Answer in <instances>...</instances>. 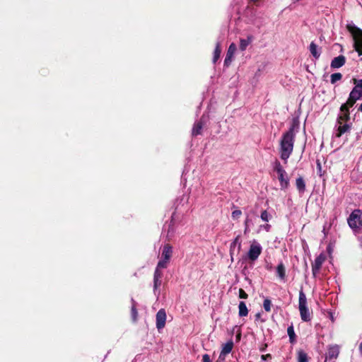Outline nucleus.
<instances>
[{"label": "nucleus", "instance_id": "f257e3e1", "mask_svg": "<svg viewBox=\"0 0 362 362\" xmlns=\"http://www.w3.org/2000/svg\"><path fill=\"white\" fill-rule=\"evenodd\" d=\"M295 136L291 134L284 133L280 141V157L287 162L293 152Z\"/></svg>", "mask_w": 362, "mask_h": 362}, {"label": "nucleus", "instance_id": "f03ea898", "mask_svg": "<svg viewBox=\"0 0 362 362\" xmlns=\"http://www.w3.org/2000/svg\"><path fill=\"white\" fill-rule=\"evenodd\" d=\"M349 118V110H347V105H342L341 107V114L339 116L337 124L336 136L340 137L343 134L349 130V125L346 121Z\"/></svg>", "mask_w": 362, "mask_h": 362}, {"label": "nucleus", "instance_id": "7ed1b4c3", "mask_svg": "<svg viewBox=\"0 0 362 362\" xmlns=\"http://www.w3.org/2000/svg\"><path fill=\"white\" fill-rule=\"evenodd\" d=\"M299 310L303 321L308 322L310 320V313L307 307L306 296L302 289L299 293Z\"/></svg>", "mask_w": 362, "mask_h": 362}, {"label": "nucleus", "instance_id": "20e7f679", "mask_svg": "<svg viewBox=\"0 0 362 362\" xmlns=\"http://www.w3.org/2000/svg\"><path fill=\"white\" fill-rule=\"evenodd\" d=\"M262 252V247L260 243L256 240H252L250 242V247L247 253V258L254 262L259 258Z\"/></svg>", "mask_w": 362, "mask_h": 362}, {"label": "nucleus", "instance_id": "39448f33", "mask_svg": "<svg viewBox=\"0 0 362 362\" xmlns=\"http://www.w3.org/2000/svg\"><path fill=\"white\" fill-rule=\"evenodd\" d=\"M349 227L357 230L362 226V211L359 209L354 210L348 218Z\"/></svg>", "mask_w": 362, "mask_h": 362}, {"label": "nucleus", "instance_id": "423d86ee", "mask_svg": "<svg viewBox=\"0 0 362 362\" xmlns=\"http://www.w3.org/2000/svg\"><path fill=\"white\" fill-rule=\"evenodd\" d=\"M354 40V47L358 54H362V30L354 26L348 27Z\"/></svg>", "mask_w": 362, "mask_h": 362}, {"label": "nucleus", "instance_id": "0eeeda50", "mask_svg": "<svg viewBox=\"0 0 362 362\" xmlns=\"http://www.w3.org/2000/svg\"><path fill=\"white\" fill-rule=\"evenodd\" d=\"M209 115L204 113L202 115V116L199 120H197L194 122L192 129V135L193 136H197L198 135L202 134V129L209 121Z\"/></svg>", "mask_w": 362, "mask_h": 362}, {"label": "nucleus", "instance_id": "6e6552de", "mask_svg": "<svg viewBox=\"0 0 362 362\" xmlns=\"http://www.w3.org/2000/svg\"><path fill=\"white\" fill-rule=\"evenodd\" d=\"M362 97V89L357 85H355L354 88L349 94V97L347 102L344 105H347V110L349 107H352L356 100H359Z\"/></svg>", "mask_w": 362, "mask_h": 362}, {"label": "nucleus", "instance_id": "1a4fd4ad", "mask_svg": "<svg viewBox=\"0 0 362 362\" xmlns=\"http://www.w3.org/2000/svg\"><path fill=\"white\" fill-rule=\"evenodd\" d=\"M163 276V272H158V269H155L153 274V293L158 298L160 295L159 288L161 286V279Z\"/></svg>", "mask_w": 362, "mask_h": 362}, {"label": "nucleus", "instance_id": "9d476101", "mask_svg": "<svg viewBox=\"0 0 362 362\" xmlns=\"http://www.w3.org/2000/svg\"><path fill=\"white\" fill-rule=\"evenodd\" d=\"M156 328L160 330L164 328L166 322V313L164 309H160L156 316Z\"/></svg>", "mask_w": 362, "mask_h": 362}, {"label": "nucleus", "instance_id": "9b49d317", "mask_svg": "<svg viewBox=\"0 0 362 362\" xmlns=\"http://www.w3.org/2000/svg\"><path fill=\"white\" fill-rule=\"evenodd\" d=\"M237 50V47L235 43H231L227 50V53L224 59V66H228L234 57V54Z\"/></svg>", "mask_w": 362, "mask_h": 362}, {"label": "nucleus", "instance_id": "f8f14e48", "mask_svg": "<svg viewBox=\"0 0 362 362\" xmlns=\"http://www.w3.org/2000/svg\"><path fill=\"white\" fill-rule=\"evenodd\" d=\"M241 247H242V241L240 239V236L238 235L235 238V239L230 243V255L232 259H233V256L235 252L237 253H239L240 252Z\"/></svg>", "mask_w": 362, "mask_h": 362}, {"label": "nucleus", "instance_id": "ddd939ff", "mask_svg": "<svg viewBox=\"0 0 362 362\" xmlns=\"http://www.w3.org/2000/svg\"><path fill=\"white\" fill-rule=\"evenodd\" d=\"M300 127V120L298 116H294L292 118L291 124L288 130L286 132L291 134V135L296 136V133L298 132Z\"/></svg>", "mask_w": 362, "mask_h": 362}, {"label": "nucleus", "instance_id": "4468645a", "mask_svg": "<svg viewBox=\"0 0 362 362\" xmlns=\"http://www.w3.org/2000/svg\"><path fill=\"white\" fill-rule=\"evenodd\" d=\"M204 191L202 185L200 183H197L190 189L189 194L192 197L196 199L204 194Z\"/></svg>", "mask_w": 362, "mask_h": 362}, {"label": "nucleus", "instance_id": "2eb2a0df", "mask_svg": "<svg viewBox=\"0 0 362 362\" xmlns=\"http://www.w3.org/2000/svg\"><path fill=\"white\" fill-rule=\"evenodd\" d=\"M339 351V347L337 346H331L327 354L325 362L336 358L338 356Z\"/></svg>", "mask_w": 362, "mask_h": 362}, {"label": "nucleus", "instance_id": "dca6fc26", "mask_svg": "<svg viewBox=\"0 0 362 362\" xmlns=\"http://www.w3.org/2000/svg\"><path fill=\"white\" fill-rule=\"evenodd\" d=\"M233 342L232 341H229L224 344L222 346V349L219 355V359H221L222 356H226V355L230 353L233 349Z\"/></svg>", "mask_w": 362, "mask_h": 362}, {"label": "nucleus", "instance_id": "f3484780", "mask_svg": "<svg viewBox=\"0 0 362 362\" xmlns=\"http://www.w3.org/2000/svg\"><path fill=\"white\" fill-rule=\"evenodd\" d=\"M276 276L282 281L286 279V268L282 262H281L276 269Z\"/></svg>", "mask_w": 362, "mask_h": 362}, {"label": "nucleus", "instance_id": "a211bd4d", "mask_svg": "<svg viewBox=\"0 0 362 362\" xmlns=\"http://www.w3.org/2000/svg\"><path fill=\"white\" fill-rule=\"evenodd\" d=\"M345 63V57L342 55L334 58L331 63V66L334 69H338L342 66Z\"/></svg>", "mask_w": 362, "mask_h": 362}, {"label": "nucleus", "instance_id": "6ab92c4d", "mask_svg": "<svg viewBox=\"0 0 362 362\" xmlns=\"http://www.w3.org/2000/svg\"><path fill=\"white\" fill-rule=\"evenodd\" d=\"M253 40L254 37L251 35H248L245 39H240V49L241 51H245L247 49V46L253 41Z\"/></svg>", "mask_w": 362, "mask_h": 362}, {"label": "nucleus", "instance_id": "aec40b11", "mask_svg": "<svg viewBox=\"0 0 362 362\" xmlns=\"http://www.w3.org/2000/svg\"><path fill=\"white\" fill-rule=\"evenodd\" d=\"M173 254V247L167 244L163 246L162 253H161V258L170 260L171 256Z\"/></svg>", "mask_w": 362, "mask_h": 362}, {"label": "nucleus", "instance_id": "412c9836", "mask_svg": "<svg viewBox=\"0 0 362 362\" xmlns=\"http://www.w3.org/2000/svg\"><path fill=\"white\" fill-rule=\"evenodd\" d=\"M278 179L280 182L281 189H287L289 185V180L287 176V173H286V175H279Z\"/></svg>", "mask_w": 362, "mask_h": 362}, {"label": "nucleus", "instance_id": "4be33fe9", "mask_svg": "<svg viewBox=\"0 0 362 362\" xmlns=\"http://www.w3.org/2000/svg\"><path fill=\"white\" fill-rule=\"evenodd\" d=\"M305 66L308 73L311 74L313 76L315 75V73L316 71V65L315 63L314 62L313 59H310V64L309 63V59H308V62L305 64Z\"/></svg>", "mask_w": 362, "mask_h": 362}, {"label": "nucleus", "instance_id": "5701e85b", "mask_svg": "<svg viewBox=\"0 0 362 362\" xmlns=\"http://www.w3.org/2000/svg\"><path fill=\"white\" fill-rule=\"evenodd\" d=\"M274 170L276 171L279 175H286V172L281 165L280 162L277 160H275L273 165Z\"/></svg>", "mask_w": 362, "mask_h": 362}, {"label": "nucleus", "instance_id": "b1692460", "mask_svg": "<svg viewBox=\"0 0 362 362\" xmlns=\"http://www.w3.org/2000/svg\"><path fill=\"white\" fill-rule=\"evenodd\" d=\"M238 309V314L240 317H245L248 315V310L245 302L240 301L239 303Z\"/></svg>", "mask_w": 362, "mask_h": 362}, {"label": "nucleus", "instance_id": "393cba45", "mask_svg": "<svg viewBox=\"0 0 362 362\" xmlns=\"http://www.w3.org/2000/svg\"><path fill=\"white\" fill-rule=\"evenodd\" d=\"M287 333L289 337V341L291 344L296 342V335L295 334L294 328L293 325L288 327Z\"/></svg>", "mask_w": 362, "mask_h": 362}, {"label": "nucleus", "instance_id": "a878e982", "mask_svg": "<svg viewBox=\"0 0 362 362\" xmlns=\"http://www.w3.org/2000/svg\"><path fill=\"white\" fill-rule=\"evenodd\" d=\"M296 184L299 193H303L305 189V183L304 180L301 177H299L296 179Z\"/></svg>", "mask_w": 362, "mask_h": 362}, {"label": "nucleus", "instance_id": "bb28decb", "mask_svg": "<svg viewBox=\"0 0 362 362\" xmlns=\"http://www.w3.org/2000/svg\"><path fill=\"white\" fill-rule=\"evenodd\" d=\"M221 52V44L220 42H217L216 45V47L214 52V56H213V63L215 64L218 59L220 57Z\"/></svg>", "mask_w": 362, "mask_h": 362}, {"label": "nucleus", "instance_id": "cd10ccee", "mask_svg": "<svg viewBox=\"0 0 362 362\" xmlns=\"http://www.w3.org/2000/svg\"><path fill=\"white\" fill-rule=\"evenodd\" d=\"M131 302H132V308H131L132 317V320L134 321H136V318H137V315H138L137 310H136V303L134 300L133 298H132Z\"/></svg>", "mask_w": 362, "mask_h": 362}, {"label": "nucleus", "instance_id": "c85d7f7f", "mask_svg": "<svg viewBox=\"0 0 362 362\" xmlns=\"http://www.w3.org/2000/svg\"><path fill=\"white\" fill-rule=\"evenodd\" d=\"M169 262V260L161 258L156 267V269H158V272H161V269H165L168 267V264Z\"/></svg>", "mask_w": 362, "mask_h": 362}, {"label": "nucleus", "instance_id": "c756f323", "mask_svg": "<svg viewBox=\"0 0 362 362\" xmlns=\"http://www.w3.org/2000/svg\"><path fill=\"white\" fill-rule=\"evenodd\" d=\"M298 362H308V357L305 351L302 350L298 351Z\"/></svg>", "mask_w": 362, "mask_h": 362}, {"label": "nucleus", "instance_id": "7c9ffc66", "mask_svg": "<svg viewBox=\"0 0 362 362\" xmlns=\"http://www.w3.org/2000/svg\"><path fill=\"white\" fill-rule=\"evenodd\" d=\"M260 218L263 221L268 222L271 219L272 216L266 210H264L261 213Z\"/></svg>", "mask_w": 362, "mask_h": 362}, {"label": "nucleus", "instance_id": "2f4dec72", "mask_svg": "<svg viewBox=\"0 0 362 362\" xmlns=\"http://www.w3.org/2000/svg\"><path fill=\"white\" fill-rule=\"evenodd\" d=\"M263 307L266 312H270L272 307V301L269 298H265L263 302Z\"/></svg>", "mask_w": 362, "mask_h": 362}, {"label": "nucleus", "instance_id": "473e14b6", "mask_svg": "<svg viewBox=\"0 0 362 362\" xmlns=\"http://www.w3.org/2000/svg\"><path fill=\"white\" fill-rule=\"evenodd\" d=\"M310 51L313 57V58L317 59V45L315 42H312L310 45Z\"/></svg>", "mask_w": 362, "mask_h": 362}, {"label": "nucleus", "instance_id": "72a5a7b5", "mask_svg": "<svg viewBox=\"0 0 362 362\" xmlns=\"http://www.w3.org/2000/svg\"><path fill=\"white\" fill-rule=\"evenodd\" d=\"M342 75L340 73H334L331 75V83H334L341 79Z\"/></svg>", "mask_w": 362, "mask_h": 362}, {"label": "nucleus", "instance_id": "f704fd0d", "mask_svg": "<svg viewBox=\"0 0 362 362\" xmlns=\"http://www.w3.org/2000/svg\"><path fill=\"white\" fill-rule=\"evenodd\" d=\"M312 270L314 276L317 275V258H315L312 262Z\"/></svg>", "mask_w": 362, "mask_h": 362}, {"label": "nucleus", "instance_id": "c9c22d12", "mask_svg": "<svg viewBox=\"0 0 362 362\" xmlns=\"http://www.w3.org/2000/svg\"><path fill=\"white\" fill-rule=\"evenodd\" d=\"M248 295L246 293V292L243 289H239V298L243 299H246L247 298Z\"/></svg>", "mask_w": 362, "mask_h": 362}, {"label": "nucleus", "instance_id": "e433bc0d", "mask_svg": "<svg viewBox=\"0 0 362 362\" xmlns=\"http://www.w3.org/2000/svg\"><path fill=\"white\" fill-rule=\"evenodd\" d=\"M241 214L242 212L240 210H235L232 212V217L233 218H238L240 217Z\"/></svg>", "mask_w": 362, "mask_h": 362}, {"label": "nucleus", "instance_id": "4c0bfd02", "mask_svg": "<svg viewBox=\"0 0 362 362\" xmlns=\"http://www.w3.org/2000/svg\"><path fill=\"white\" fill-rule=\"evenodd\" d=\"M202 362H211L209 354H205L202 356Z\"/></svg>", "mask_w": 362, "mask_h": 362}, {"label": "nucleus", "instance_id": "58836bf2", "mask_svg": "<svg viewBox=\"0 0 362 362\" xmlns=\"http://www.w3.org/2000/svg\"><path fill=\"white\" fill-rule=\"evenodd\" d=\"M353 81L354 85H357L359 88L362 89V79L358 80L354 78Z\"/></svg>", "mask_w": 362, "mask_h": 362}, {"label": "nucleus", "instance_id": "ea45409f", "mask_svg": "<svg viewBox=\"0 0 362 362\" xmlns=\"http://www.w3.org/2000/svg\"><path fill=\"white\" fill-rule=\"evenodd\" d=\"M262 228H264L266 231H269L271 228V226L269 224H265L260 226Z\"/></svg>", "mask_w": 362, "mask_h": 362}, {"label": "nucleus", "instance_id": "a19ab883", "mask_svg": "<svg viewBox=\"0 0 362 362\" xmlns=\"http://www.w3.org/2000/svg\"><path fill=\"white\" fill-rule=\"evenodd\" d=\"M326 258V256L324 255H321L320 256H318V259H317V261H318V264L322 262V261H324Z\"/></svg>", "mask_w": 362, "mask_h": 362}, {"label": "nucleus", "instance_id": "79ce46f5", "mask_svg": "<svg viewBox=\"0 0 362 362\" xmlns=\"http://www.w3.org/2000/svg\"><path fill=\"white\" fill-rule=\"evenodd\" d=\"M327 250H328V252L330 254L331 250H332L331 245L328 246Z\"/></svg>", "mask_w": 362, "mask_h": 362}, {"label": "nucleus", "instance_id": "37998d69", "mask_svg": "<svg viewBox=\"0 0 362 362\" xmlns=\"http://www.w3.org/2000/svg\"><path fill=\"white\" fill-rule=\"evenodd\" d=\"M359 349H360L361 354H362V342L360 344Z\"/></svg>", "mask_w": 362, "mask_h": 362}, {"label": "nucleus", "instance_id": "c03bdc74", "mask_svg": "<svg viewBox=\"0 0 362 362\" xmlns=\"http://www.w3.org/2000/svg\"><path fill=\"white\" fill-rule=\"evenodd\" d=\"M267 356H269V355H267ZM262 360H265L266 359V356L262 355Z\"/></svg>", "mask_w": 362, "mask_h": 362}, {"label": "nucleus", "instance_id": "a18cd8bd", "mask_svg": "<svg viewBox=\"0 0 362 362\" xmlns=\"http://www.w3.org/2000/svg\"><path fill=\"white\" fill-rule=\"evenodd\" d=\"M221 360L224 361L225 360V356H222L221 359L218 358V360L216 362H218Z\"/></svg>", "mask_w": 362, "mask_h": 362}, {"label": "nucleus", "instance_id": "49530a36", "mask_svg": "<svg viewBox=\"0 0 362 362\" xmlns=\"http://www.w3.org/2000/svg\"><path fill=\"white\" fill-rule=\"evenodd\" d=\"M358 110H359L361 112H362V103L361 104V105H360V107H359Z\"/></svg>", "mask_w": 362, "mask_h": 362}, {"label": "nucleus", "instance_id": "de8ad7c7", "mask_svg": "<svg viewBox=\"0 0 362 362\" xmlns=\"http://www.w3.org/2000/svg\"><path fill=\"white\" fill-rule=\"evenodd\" d=\"M170 235H171L170 234V229H169V230H168V231L167 236H168V237H170Z\"/></svg>", "mask_w": 362, "mask_h": 362}, {"label": "nucleus", "instance_id": "09e8293b", "mask_svg": "<svg viewBox=\"0 0 362 362\" xmlns=\"http://www.w3.org/2000/svg\"><path fill=\"white\" fill-rule=\"evenodd\" d=\"M259 316H260V314H259V313H257V314L256 315V318L257 319L258 317H259Z\"/></svg>", "mask_w": 362, "mask_h": 362}, {"label": "nucleus", "instance_id": "8fccbe9b", "mask_svg": "<svg viewBox=\"0 0 362 362\" xmlns=\"http://www.w3.org/2000/svg\"><path fill=\"white\" fill-rule=\"evenodd\" d=\"M293 3H296L298 1H299L300 0H292Z\"/></svg>", "mask_w": 362, "mask_h": 362}, {"label": "nucleus", "instance_id": "3c124183", "mask_svg": "<svg viewBox=\"0 0 362 362\" xmlns=\"http://www.w3.org/2000/svg\"><path fill=\"white\" fill-rule=\"evenodd\" d=\"M173 222V216H172V220H171V223Z\"/></svg>", "mask_w": 362, "mask_h": 362}, {"label": "nucleus", "instance_id": "603ef678", "mask_svg": "<svg viewBox=\"0 0 362 362\" xmlns=\"http://www.w3.org/2000/svg\"><path fill=\"white\" fill-rule=\"evenodd\" d=\"M247 221H248V219H247V220L245 221V224H246V225H247Z\"/></svg>", "mask_w": 362, "mask_h": 362}]
</instances>
